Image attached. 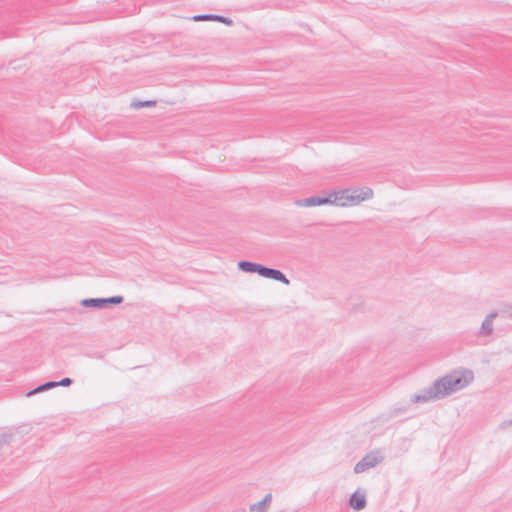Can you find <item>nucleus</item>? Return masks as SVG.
I'll return each mask as SVG.
<instances>
[{"mask_svg": "<svg viewBox=\"0 0 512 512\" xmlns=\"http://www.w3.org/2000/svg\"><path fill=\"white\" fill-rule=\"evenodd\" d=\"M512 424V420L503 423V426H509Z\"/></svg>", "mask_w": 512, "mask_h": 512, "instance_id": "a211bd4d", "label": "nucleus"}, {"mask_svg": "<svg viewBox=\"0 0 512 512\" xmlns=\"http://www.w3.org/2000/svg\"><path fill=\"white\" fill-rule=\"evenodd\" d=\"M237 267L239 270H241L245 273H257L259 276H261L263 278H266L267 271L269 269V267H267L263 264L248 261V260L239 261L237 264Z\"/></svg>", "mask_w": 512, "mask_h": 512, "instance_id": "423d86ee", "label": "nucleus"}, {"mask_svg": "<svg viewBox=\"0 0 512 512\" xmlns=\"http://www.w3.org/2000/svg\"><path fill=\"white\" fill-rule=\"evenodd\" d=\"M157 101L155 100H146V101H135L131 103V107L133 108H144V107H154Z\"/></svg>", "mask_w": 512, "mask_h": 512, "instance_id": "4468645a", "label": "nucleus"}, {"mask_svg": "<svg viewBox=\"0 0 512 512\" xmlns=\"http://www.w3.org/2000/svg\"><path fill=\"white\" fill-rule=\"evenodd\" d=\"M323 196L314 195L311 197H307L304 199H299L295 201V204L299 207H312V206H321V205H337V206H345V203L341 201V197H337L336 191H322Z\"/></svg>", "mask_w": 512, "mask_h": 512, "instance_id": "f03ea898", "label": "nucleus"}, {"mask_svg": "<svg viewBox=\"0 0 512 512\" xmlns=\"http://www.w3.org/2000/svg\"><path fill=\"white\" fill-rule=\"evenodd\" d=\"M123 301V296L116 295L108 298H87L81 300L80 304L85 308L105 309L110 305H119Z\"/></svg>", "mask_w": 512, "mask_h": 512, "instance_id": "39448f33", "label": "nucleus"}, {"mask_svg": "<svg viewBox=\"0 0 512 512\" xmlns=\"http://www.w3.org/2000/svg\"><path fill=\"white\" fill-rule=\"evenodd\" d=\"M367 505L366 491L358 488L349 498V506L355 511L363 510Z\"/></svg>", "mask_w": 512, "mask_h": 512, "instance_id": "0eeeda50", "label": "nucleus"}, {"mask_svg": "<svg viewBox=\"0 0 512 512\" xmlns=\"http://www.w3.org/2000/svg\"><path fill=\"white\" fill-rule=\"evenodd\" d=\"M63 386H64V378H62L58 381H48V382L38 385L36 388H34L32 390L26 392L25 395L27 397H31L37 393L45 392L52 388L63 387Z\"/></svg>", "mask_w": 512, "mask_h": 512, "instance_id": "1a4fd4ad", "label": "nucleus"}, {"mask_svg": "<svg viewBox=\"0 0 512 512\" xmlns=\"http://www.w3.org/2000/svg\"><path fill=\"white\" fill-rule=\"evenodd\" d=\"M474 379L469 369L454 370L443 377L436 379L429 387L411 398L413 403H425L435 399H443L469 385Z\"/></svg>", "mask_w": 512, "mask_h": 512, "instance_id": "f257e3e1", "label": "nucleus"}, {"mask_svg": "<svg viewBox=\"0 0 512 512\" xmlns=\"http://www.w3.org/2000/svg\"><path fill=\"white\" fill-rule=\"evenodd\" d=\"M271 501L272 495L270 493L266 494L261 501L250 505V512H265Z\"/></svg>", "mask_w": 512, "mask_h": 512, "instance_id": "ddd939ff", "label": "nucleus"}, {"mask_svg": "<svg viewBox=\"0 0 512 512\" xmlns=\"http://www.w3.org/2000/svg\"><path fill=\"white\" fill-rule=\"evenodd\" d=\"M499 313L502 317L512 319V303H506L504 304L500 310Z\"/></svg>", "mask_w": 512, "mask_h": 512, "instance_id": "2eb2a0df", "label": "nucleus"}, {"mask_svg": "<svg viewBox=\"0 0 512 512\" xmlns=\"http://www.w3.org/2000/svg\"><path fill=\"white\" fill-rule=\"evenodd\" d=\"M500 314L497 311L490 312L481 325V334L490 335L493 332V319L496 318Z\"/></svg>", "mask_w": 512, "mask_h": 512, "instance_id": "9d476101", "label": "nucleus"}, {"mask_svg": "<svg viewBox=\"0 0 512 512\" xmlns=\"http://www.w3.org/2000/svg\"><path fill=\"white\" fill-rule=\"evenodd\" d=\"M407 411V407L406 406H395L393 407V409L391 410L390 412V416L393 417V416H397L399 414H402V413H405Z\"/></svg>", "mask_w": 512, "mask_h": 512, "instance_id": "dca6fc26", "label": "nucleus"}, {"mask_svg": "<svg viewBox=\"0 0 512 512\" xmlns=\"http://www.w3.org/2000/svg\"><path fill=\"white\" fill-rule=\"evenodd\" d=\"M337 197H341V201L348 204H359L362 201L369 200L373 197V190L369 187L358 188L354 190L343 189L336 191Z\"/></svg>", "mask_w": 512, "mask_h": 512, "instance_id": "7ed1b4c3", "label": "nucleus"}, {"mask_svg": "<svg viewBox=\"0 0 512 512\" xmlns=\"http://www.w3.org/2000/svg\"><path fill=\"white\" fill-rule=\"evenodd\" d=\"M72 379L69 377H66V387H69L72 384Z\"/></svg>", "mask_w": 512, "mask_h": 512, "instance_id": "f3484780", "label": "nucleus"}, {"mask_svg": "<svg viewBox=\"0 0 512 512\" xmlns=\"http://www.w3.org/2000/svg\"><path fill=\"white\" fill-rule=\"evenodd\" d=\"M191 19L195 22L217 21V22L225 24L226 26L233 25V20L231 18L222 16V15H217V14H197V15H194Z\"/></svg>", "mask_w": 512, "mask_h": 512, "instance_id": "6e6552de", "label": "nucleus"}, {"mask_svg": "<svg viewBox=\"0 0 512 512\" xmlns=\"http://www.w3.org/2000/svg\"><path fill=\"white\" fill-rule=\"evenodd\" d=\"M385 457L380 450H374L367 453L359 462L354 466V473L360 474L370 468L376 467L384 461Z\"/></svg>", "mask_w": 512, "mask_h": 512, "instance_id": "20e7f679", "label": "nucleus"}, {"mask_svg": "<svg viewBox=\"0 0 512 512\" xmlns=\"http://www.w3.org/2000/svg\"><path fill=\"white\" fill-rule=\"evenodd\" d=\"M266 278L278 281L284 285L290 284V280L286 277V275L282 271L275 268L269 267Z\"/></svg>", "mask_w": 512, "mask_h": 512, "instance_id": "9b49d317", "label": "nucleus"}, {"mask_svg": "<svg viewBox=\"0 0 512 512\" xmlns=\"http://www.w3.org/2000/svg\"><path fill=\"white\" fill-rule=\"evenodd\" d=\"M266 278L278 281L284 285L290 284V280L286 277V275L282 271L275 268L269 267Z\"/></svg>", "mask_w": 512, "mask_h": 512, "instance_id": "f8f14e48", "label": "nucleus"}]
</instances>
